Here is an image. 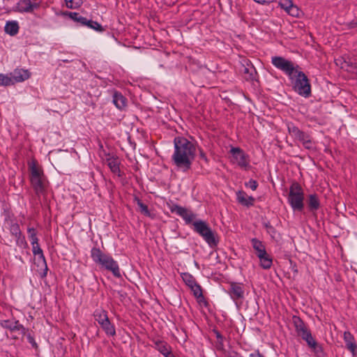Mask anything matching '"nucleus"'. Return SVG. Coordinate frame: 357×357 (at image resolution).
I'll return each instance as SVG.
<instances>
[{
  "label": "nucleus",
  "mask_w": 357,
  "mask_h": 357,
  "mask_svg": "<svg viewBox=\"0 0 357 357\" xmlns=\"http://www.w3.org/2000/svg\"><path fill=\"white\" fill-rule=\"evenodd\" d=\"M107 164L112 173L116 174L119 177L121 176V170L119 168L120 162L118 158L114 156L108 157L107 158Z\"/></svg>",
  "instance_id": "21"
},
{
  "label": "nucleus",
  "mask_w": 357,
  "mask_h": 357,
  "mask_svg": "<svg viewBox=\"0 0 357 357\" xmlns=\"http://www.w3.org/2000/svg\"><path fill=\"white\" fill-rule=\"evenodd\" d=\"M4 223L8 225V229L10 234L15 237L19 236L22 234L20 225L15 221L13 214L9 211H4Z\"/></svg>",
  "instance_id": "13"
},
{
  "label": "nucleus",
  "mask_w": 357,
  "mask_h": 357,
  "mask_svg": "<svg viewBox=\"0 0 357 357\" xmlns=\"http://www.w3.org/2000/svg\"><path fill=\"white\" fill-rule=\"evenodd\" d=\"M291 13H294L295 14L294 15H296V13H298V10L296 11V10H291Z\"/></svg>",
  "instance_id": "49"
},
{
  "label": "nucleus",
  "mask_w": 357,
  "mask_h": 357,
  "mask_svg": "<svg viewBox=\"0 0 357 357\" xmlns=\"http://www.w3.org/2000/svg\"><path fill=\"white\" fill-rule=\"evenodd\" d=\"M154 348L164 356L172 351L171 347L167 342L160 340L154 342Z\"/></svg>",
  "instance_id": "26"
},
{
  "label": "nucleus",
  "mask_w": 357,
  "mask_h": 357,
  "mask_svg": "<svg viewBox=\"0 0 357 357\" xmlns=\"http://www.w3.org/2000/svg\"><path fill=\"white\" fill-rule=\"evenodd\" d=\"M307 204L310 211H317L320 206V202L317 195L310 194L307 197Z\"/></svg>",
  "instance_id": "23"
},
{
  "label": "nucleus",
  "mask_w": 357,
  "mask_h": 357,
  "mask_svg": "<svg viewBox=\"0 0 357 357\" xmlns=\"http://www.w3.org/2000/svg\"><path fill=\"white\" fill-rule=\"evenodd\" d=\"M137 205L140 209V211L146 216H150L151 213L146 205L143 204L139 199H137Z\"/></svg>",
  "instance_id": "35"
},
{
  "label": "nucleus",
  "mask_w": 357,
  "mask_h": 357,
  "mask_svg": "<svg viewBox=\"0 0 357 357\" xmlns=\"http://www.w3.org/2000/svg\"><path fill=\"white\" fill-rule=\"evenodd\" d=\"M292 321L297 335L305 341L311 351L316 357H324L323 347L314 338L308 326L297 316H294Z\"/></svg>",
  "instance_id": "2"
},
{
  "label": "nucleus",
  "mask_w": 357,
  "mask_h": 357,
  "mask_svg": "<svg viewBox=\"0 0 357 357\" xmlns=\"http://www.w3.org/2000/svg\"><path fill=\"white\" fill-rule=\"evenodd\" d=\"M174 153L172 161L177 169L187 172L191 168L196 155V145L183 137H175L174 139Z\"/></svg>",
  "instance_id": "1"
},
{
  "label": "nucleus",
  "mask_w": 357,
  "mask_h": 357,
  "mask_svg": "<svg viewBox=\"0 0 357 357\" xmlns=\"http://www.w3.org/2000/svg\"><path fill=\"white\" fill-rule=\"evenodd\" d=\"M91 257L100 267L112 272L116 278H121L119 264L110 255L102 252L100 248H93Z\"/></svg>",
  "instance_id": "3"
},
{
  "label": "nucleus",
  "mask_w": 357,
  "mask_h": 357,
  "mask_svg": "<svg viewBox=\"0 0 357 357\" xmlns=\"http://www.w3.org/2000/svg\"><path fill=\"white\" fill-rule=\"evenodd\" d=\"M291 81L293 88L299 95L307 98L311 94V86L307 76L298 69L295 72Z\"/></svg>",
  "instance_id": "5"
},
{
  "label": "nucleus",
  "mask_w": 357,
  "mask_h": 357,
  "mask_svg": "<svg viewBox=\"0 0 357 357\" xmlns=\"http://www.w3.org/2000/svg\"><path fill=\"white\" fill-rule=\"evenodd\" d=\"M95 320L100 324L102 330L109 336L116 335V330L107 316V312L102 308L96 309L93 312Z\"/></svg>",
  "instance_id": "9"
},
{
  "label": "nucleus",
  "mask_w": 357,
  "mask_h": 357,
  "mask_svg": "<svg viewBox=\"0 0 357 357\" xmlns=\"http://www.w3.org/2000/svg\"><path fill=\"white\" fill-rule=\"evenodd\" d=\"M288 131L291 136L301 142L305 149H313V142L308 134L301 131L298 127L295 126L292 123L288 125Z\"/></svg>",
  "instance_id": "11"
},
{
  "label": "nucleus",
  "mask_w": 357,
  "mask_h": 357,
  "mask_svg": "<svg viewBox=\"0 0 357 357\" xmlns=\"http://www.w3.org/2000/svg\"><path fill=\"white\" fill-rule=\"evenodd\" d=\"M16 244L20 247L24 246L26 244L24 236L22 234H20L19 236H15Z\"/></svg>",
  "instance_id": "39"
},
{
  "label": "nucleus",
  "mask_w": 357,
  "mask_h": 357,
  "mask_svg": "<svg viewBox=\"0 0 357 357\" xmlns=\"http://www.w3.org/2000/svg\"><path fill=\"white\" fill-rule=\"evenodd\" d=\"M38 6V3H32L31 0H20L18 2V9L20 12L31 13Z\"/></svg>",
  "instance_id": "20"
},
{
  "label": "nucleus",
  "mask_w": 357,
  "mask_h": 357,
  "mask_svg": "<svg viewBox=\"0 0 357 357\" xmlns=\"http://www.w3.org/2000/svg\"><path fill=\"white\" fill-rule=\"evenodd\" d=\"M228 294L231 298L236 301L244 298V289L243 285L241 283L231 282L229 284Z\"/></svg>",
  "instance_id": "14"
},
{
  "label": "nucleus",
  "mask_w": 357,
  "mask_h": 357,
  "mask_svg": "<svg viewBox=\"0 0 357 357\" xmlns=\"http://www.w3.org/2000/svg\"><path fill=\"white\" fill-rule=\"evenodd\" d=\"M66 6L70 9L79 8L83 3V0H64Z\"/></svg>",
  "instance_id": "32"
},
{
  "label": "nucleus",
  "mask_w": 357,
  "mask_h": 357,
  "mask_svg": "<svg viewBox=\"0 0 357 357\" xmlns=\"http://www.w3.org/2000/svg\"><path fill=\"white\" fill-rule=\"evenodd\" d=\"M13 85V79L10 73L3 74L0 73V86H8Z\"/></svg>",
  "instance_id": "28"
},
{
  "label": "nucleus",
  "mask_w": 357,
  "mask_h": 357,
  "mask_svg": "<svg viewBox=\"0 0 357 357\" xmlns=\"http://www.w3.org/2000/svg\"><path fill=\"white\" fill-rule=\"evenodd\" d=\"M84 25L96 31L102 30L101 25L98 24L97 22H94L93 20H87V22L86 24H84Z\"/></svg>",
  "instance_id": "34"
},
{
  "label": "nucleus",
  "mask_w": 357,
  "mask_h": 357,
  "mask_svg": "<svg viewBox=\"0 0 357 357\" xmlns=\"http://www.w3.org/2000/svg\"><path fill=\"white\" fill-rule=\"evenodd\" d=\"M171 211L181 217L187 225L192 224L195 222L194 220L196 218V215L185 207L173 205L171 207Z\"/></svg>",
  "instance_id": "12"
},
{
  "label": "nucleus",
  "mask_w": 357,
  "mask_h": 357,
  "mask_svg": "<svg viewBox=\"0 0 357 357\" xmlns=\"http://www.w3.org/2000/svg\"><path fill=\"white\" fill-rule=\"evenodd\" d=\"M32 251L33 255L36 257L44 255L43 250L40 248L39 244L32 245Z\"/></svg>",
  "instance_id": "37"
},
{
  "label": "nucleus",
  "mask_w": 357,
  "mask_h": 357,
  "mask_svg": "<svg viewBox=\"0 0 357 357\" xmlns=\"http://www.w3.org/2000/svg\"><path fill=\"white\" fill-rule=\"evenodd\" d=\"M259 265L263 269H269L272 266V257L266 252L257 255Z\"/></svg>",
  "instance_id": "22"
},
{
  "label": "nucleus",
  "mask_w": 357,
  "mask_h": 357,
  "mask_svg": "<svg viewBox=\"0 0 357 357\" xmlns=\"http://www.w3.org/2000/svg\"><path fill=\"white\" fill-rule=\"evenodd\" d=\"M236 199L239 204L247 207L253 206L255 203V198L252 196H248L242 190L236 192Z\"/></svg>",
  "instance_id": "19"
},
{
  "label": "nucleus",
  "mask_w": 357,
  "mask_h": 357,
  "mask_svg": "<svg viewBox=\"0 0 357 357\" xmlns=\"http://www.w3.org/2000/svg\"><path fill=\"white\" fill-rule=\"evenodd\" d=\"M287 201L294 211H303L304 208V192L298 183L294 182L291 185Z\"/></svg>",
  "instance_id": "4"
},
{
  "label": "nucleus",
  "mask_w": 357,
  "mask_h": 357,
  "mask_svg": "<svg viewBox=\"0 0 357 357\" xmlns=\"http://www.w3.org/2000/svg\"><path fill=\"white\" fill-rule=\"evenodd\" d=\"M192 291L193 292V295L198 299H203V294L202 290L199 284H198L197 282L194 284L192 287H190Z\"/></svg>",
  "instance_id": "31"
},
{
  "label": "nucleus",
  "mask_w": 357,
  "mask_h": 357,
  "mask_svg": "<svg viewBox=\"0 0 357 357\" xmlns=\"http://www.w3.org/2000/svg\"><path fill=\"white\" fill-rule=\"evenodd\" d=\"M19 24L17 21H8L6 23L4 31L10 36H14L19 32Z\"/></svg>",
  "instance_id": "25"
},
{
  "label": "nucleus",
  "mask_w": 357,
  "mask_h": 357,
  "mask_svg": "<svg viewBox=\"0 0 357 357\" xmlns=\"http://www.w3.org/2000/svg\"><path fill=\"white\" fill-rule=\"evenodd\" d=\"M247 188L252 189V190H255L257 188L258 183L255 180L250 179L248 182L245 183Z\"/></svg>",
  "instance_id": "38"
},
{
  "label": "nucleus",
  "mask_w": 357,
  "mask_h": 357,
  "mask_svg": "<svg viewBox=\"0 0 357 357\" xmlns=\"http://www.w3.org/2000/svg\"><path fill=\"white\" fill-rule=\"evenodd\" d=\"M182 278H183L184 282L189 287H192V285H194V284H195L197 282L195 278L192 275H190L188 273H183L182 275Z\"/></svg>",
  "instance_id": "33"
},
{
  "label": "nucleus",
  "mask_w": 357,
  "mask_h": 357,
  "mask_svg": "<svg viewBox=\"0 0 357 357\" xmlns=\"http://www.w3.org/2000/svg\"><path fill=\"white\" fill-rule=\"evenodd\" d=\"M343 339L347 349L354 356L357 357V344L355 342L354 335L349 331H345L343 335Z\"/></svg>",
  "instance_id": "15"
},
{
  "label": "nucleus",
  "mask_w": 357,
  "mask_h": 357,
  "mask_svg": "<svg viewBox=\"0 0 357 357\" xmlns=\"http://www.w3.org/2000/svg\"><path fill=\"white\" fill-rule=\"evenodd\" d=\"M31 183L37 195H43L46 190V180L41 170L36 166L31 167Z\"/></svg>",
  "instance_id": "8"
},
{
  "label": "nucleus",
  "mask_w": 357,
  "mask_h": 357,
  "mask_svg": "<svg viewBox=\"0 0 357 357\" xmlns=\"http://www.w3.org/2000/svg\"><path fill=\"white\" fill-rule=\"evenodd\" d=\"M164 357H175V356L172 354V351L168 353V354L165 355Z\"/></svg>",
  "instance_id": "46"
},
{
  "label": "nucleus",
  "mask_w": 357,
  "mask_h": 357,
  "mask_svg": "<svg viewBox=\"0 0 357 357\" xmlns=\"http://www.w3.org/2000/svg\"><path fill=\"white\" fill-rule=\"evenodd\" d=\"M254 1L256 3L261 4V5L268 4L273 1V0H254Z\"/></svg>",
  "instance_id": "41"
},
{
  "label": "nucleus",
  "mask_w": 357,
  "mask_h": 357,
  "mask_svg": "<svg viewBox=\"0 0 357 357\" xmlns=\"http://www.w3.org/2000/svg\"><path fill=\"white\" fill-rule=\"evenodd\" d=\"M280 5L281 6V7L282 8H284L285 10H287V12L289 14H290L291 15H295L294 13H291V10H296V11H297L296 7L294 6V5L292 4V2L290 0H283L282 1H281L280 3Z\"/></svg>",
  "instance_id": "29"
},
{
  "label": "nucleus",
  "mask_w": 357,
  "mask_h": 357,
  "mask_svg": "<svg viewBox=\"0 0 357 357\" xmlns=\"http://www.w3.org/2000/svg\"><path fill=\"white\" fill-rule=\"evenodd\" d=\"M199 158L202 160L207 161V157L202 150H199Z\"/></svg>",
  "instance_id": "43"
},
{
  "label": "nucleus",
  "mask_w": 357,
  "mask_h": 357,
  "mask_svg": "<svg viewBox=\"0 0 357 357\" xmlns=\"http://www.w3.org/2000/svg\"><path fill=\"white\" fill-rule=\"evenodd\" d=\"M244 72H245V73H249V68H244Z\"/></svg>",
  "instance_id": "47"
},
{
  "label": "nucleus",
  "mask_w": 357,
  "mask_h": 357,
  "mask_svg": "<svg viewBox=\"0 0 357 357\" xmlns=\"http://www.w3.org/2000/svg\"><path fill=\"white\" fill-rule=\"evenodd\" d=\"M264 227L266 228V231L272 236L274 237L275 234V229L270 224L269 222H264Z\"/></svg>",
  "instance_id": "36"
},
{
  "label": "nucleus",
  "mask_w": 357,
  "mask_h": 357,
  "mask_svg": "<svg viewBox=\"0 0 357 357\" xmlns=\"http://www.w3.org/2000/svg\"><path fill=\"white\" fill-rule=\"evenodd\" d=\"M217 337L218 338H222L221 335L219 333H217Z\"/></svg>",
  "instance_id": "48"
},
{
  "label": "nucleus",
  "mask_w": 357,
  "mask_h": 357,
  "mask_svg": "<svg viewBox=\"0 0 357 357\" xmlns=\"http://www.w3.org/2000/svg\"><path fill=\"white\" fill-rule=\"evenodd\" d=\"M28 340H29V342L30 343H31L33 345V344H36V343H35V342H34L33 338L31 335H29V336H28Z\"/></svg>",
  "instance_id": "45"
},
{
  "label": "nucleus",
  "mask_w": 357,
  "mask_h": 357,
  "mask_svg": "<svg viewBox=\"0 0 357 357\" xmlns=\"http://www.w3.org/2000/svg\"><path fill=\"white\" fill-rule=\"evenodd\" d=\"M1 325L2 327L9 329L11 331H21L22 333L25 334L26 328L20 324L19 321L15 319H8L1 321Z\"/></svg>",
  "instance_id": "16"
},
{
  "label": "nucleus",
  "mask_w": 357,
  "mask_h": 357,
  "mask_svg": "<svg viewBox=\"0 0 357 357\" xmlns=\"http://www.w3.org/2000/svg\"><path fill=\"white\" fill-rule=\"evenodd\" d=\"M35 264L38 268L37 271L41 278H44L47 276L48 267L47 265L46 259L45 256H38L35 259Z\"/></svg>",
  "instance_id": "17"
},
{
  "label": "nucleus",
  "mask_w": 357,
  "mask_h": 357,
  "mask_svg": "<svg viewBox=\"0 0 357 357\" xmlns=\"http://www.w3.org/2000/svg\"><path fill=\"white\" fill-rule=\"evenodd\" d=\"M271 63L276 68L287 75L289 79H292L294 74L299 68L298 65L282 56H273Z\"/></svg>",
  "instance_id": "7"
},
{
  "label": "nucleus",
  "mask_w": 357,
  "mask_h": 357,
  "mask_svg": "<svg viewBox=\"0 0 357 357\" xmlns=\"http://www.w3.org/2000/svg\"><path fill=\"white\" fill-rule=\"evenodd\" d=\"M31 240V245H37L38 244V238L37 237L36 234H31V236L29 237Z\"/></svg>",
  "instance_id": "40"
},
{
  "label": "nucleus",
  "mask_w": 357,
  "mask_h": 357,
  "mask_svg": "<svg viewBox=\"0 0 357 357\" xmlns=\"http://www.w3.org/2000/svg\"><path fill=\"white\" fill-rule=\"evenodd\" d=\"M28 233L29 234V237L31 236V234H36V231L34 228H28Z\"/></svg>",
  "instance_id": "44"
},
{
  "label": "nucleus",
  "mask_w": 357,
  "mask_h": 357,
  "mask_svg": "<svg viewBox=\"0 0 357 357\" xmlns=\"http://www.w3.org/2000/svg\"><path fill=\"white\" fill-rule=\"evenodd\" d=\"M192 225L193 230L201 236L210 247L218 245V241L215 238V232L205 221L202 220H195Z\"/></svg>",
  "instance_id": "6"
},
{
  "label": "nucleus",
  "mask_w": 357,
  "mask_h": 357,
  "mask_svg": "<svg viewBox=\"0 0 357 357\" xmlns=\"http://www.w3.org/2000/svg\"><path fill=\"white\" fill-rule=\"evenodd\" d=\"M229 152L231 154L230 161L232 164L243 169H248L250 167V156L243 149L238 147H231Z\"/></svg>",
  "instance_id": "10"
},
{
  "label": "nucleus",
  "mask_w": 357,
  "mask_h": 357,
  "mask_svg": "<svg viewBox=\"0 0 357 357\" xmlns=\"http://www.w3.org/2000/svg\"><path fill=\"white\" fill-rule=\"evenodd\" d=\"M250 242L257 256L266 251L265 245L259 239L253 238L250 240Z\"/></svg>",
  "instance_id": "27"
},
{
  "label": "nucleus",
  "mask_w": 357,
  "mask_h": 357,
  "mask_svg": "<svg viewBox=\"0 0 357 357\" xmlns=\"http://www.w3.org/2000/svg\"><path fill=\"white\" fill-rule=\"evenodd\" d=\"M113 103L119 109H123L126 106V98L118 91H114L113 93Z\"/></svg>",
  "instance_id": "24"
},
{
  "label": "nucleus",
  "mask_w": 357,
  "mask_h": 357,
  "mask_svg": "<svg viewBox=\"0 0 357 357\" xmlns=\"http://www.w3.org/2000/svg\"><path fill=\"white\" fill-rule=\"evenodd\" d=\"M68 16L70 17V18H71L74 21L79 22L82 25H84V24H86L87 22V19L84 17L81 16L77 13L70 12L68 13Z\"/></svg>",
  "instance_id": "30"
},
{
  "label": "nucleus",
  "mask_w": 357,
  "mask_h": 357,
  "mask_svg": "<svg viewBox=\"0 0 357 357\" xmlns=\"http://www.w3.org/2000/svg\"><path fill=\"white\" fill-rule=\"evenodd\" d=\"M10 75L13 84L17 82H24L29 79L30 77L29 71L24 69H15L12 73H10Z\"/></svg>",
  "instance_id": "18"
},
{
  "label": "nucleus",
  "mask_w": 357,
  "mask_h": 357,
  "mask_svg": "<svg viewBox=\"0 0 357 357\" xmlns=\"http://www.w3.org/2000/svg\"><path fill=\"white\" fill-rule=\"evenodd\" d=\"M249 357H264V356L262 354H261L259 351H257L254 353L250 354Z\"/></svg>",
  "instance_id": "42"
}]
</instances>
